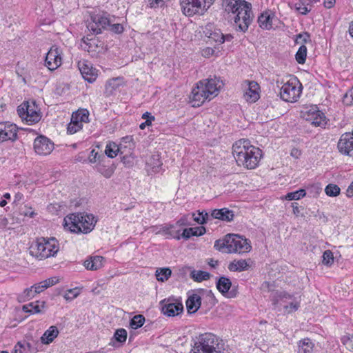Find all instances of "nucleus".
<instances>
[{
    "instance_id": "412c9836",
    "label": "nucleus",
    "mask_w": 353,
    "mask_h": 353,
    "mask_svg": "<svg viewBox=\"0 0 353 353\" xmlns=\"http://www.w3.org/2000/svg\"><path fill=\"white\" fill-rule=\"evenodd\" d=\"M247 2L245 0H223L222 6L225 12L232 18L239 10H242L243 3Z\"/></svg>"
},
{
    "instance_id": "864d4df0",
    "label": "nucleus",
    "mask_w": 353,
    "mask_h": 353,
    "mask_svg": "<svg viewBox=\"0 0 353 353\" xmlns=\"http://www.w3.org/2000/svg\"><path fill=\"white\" fill-rule=\"evenodd\" d=\"M147 6L151 8H162L165 3V0H145Z\"/></svg>"
},
{
    "instance_id": "473e14b6",
    "label": "nucleus",
    "mask_w": 353,
    "mask_h": 353,
    "mask_svg": "<svg viewBox=\"0 0 353 353\" xmlns=\"http://www.w3.org/2000/svg\"><path fill=\"white\" fill-rule=\"evenodd\" d=\"M121 145H119L114 142H109L105 147V154L109 158H114L119 153L122 154L121 152Z\"/></svg>"
},
{
    "instance_id": "e2e57ef3",
    "label": "nucleus",
    "mask_w": 353,
    "mask_h": 353,
    "mask_svg": "<svg viewBox=\"0 0 353 353\" xmlns=\"http://www.w3.org/2000/svg\"><path fill=\"white\" fill-rule=\"evenodd\" d=\"M295 8L297 11H299L301 14L303 15L307 14L310 11V10L308 9L306 6H305L303 3H296Z\"/></svg>"
},
{
    "instance_id": "ea45409f",
    "label": "nucleus",
    "mask_w": 353,
    "mask_h": 353,
    "mask_svg": "<svg viewBox=\"0 0 353 353\" xmlns=\"http://www.w3.org/2000/svg\"><path fill=\"white\" fill-rule=\"evenodd\" d=\"M89 112L87 110H79L77 111L75 113L72 114V118L74 120L78 121V123H88L89 121Z\"/></svg>"
},
{
    "instance_id": "20e7f679",
    "label": "nucleus",
    "mask_w": 353,
    "mask_h": 353,
    "mask_svg": "<svg viewBox=\"0 0 353 353\" xmlns=\"http://www.w3.org/2000/svg\"><path fill=\"white\" fill-rule=\"evenodd\" d=\"M223 345L219 339L212 333H204L196 336L190 353H223Z\"/></svg>"
},
{
    "instance_id": "c9c22d12",
    "label": "nucleus",
    "mask_w": 353,
    "mask_h": 353,
    "mask_svg": "<svg viewBox=\"0 0 353 353\" xmlns=\"http://www.w3.org/2000/svg\"><path fill=\"white\" fill-rule=\"evenodd\" d=\"M259 26L265 30H270L272 27V17L268 12L262 13L258 18Z\"/></svg>"
},
{
    "instance_id": "09e8293b",
    "label": "nucleus",
    "mask_w": 353,
    "mask_h": 353,
    "mask_svg": "<svg viewBox=\"0 0 353 353\" xmlns=\"http://www.w3.org/2000/svg\"><path fill=\"white\" fill-rule=\"evenodd\" d=\"M142 119H145V122L140 124L139 128L141 130H143V129H145V128L146 126L150 125L152 124V122L153 121H154L155 118L153 115H152L151 113H150L148 112H145V113L143 114Z\"/></svg>"
},
{
    "instance_id": "58836bf2",
    "label": "nucleus",
    "mask_w": 353,
    "mask_h": 353,
    "mask_svg": "<svg viewBox=\"0 0 353 353\" xmlns=\"http://www.w3.org/2000/svg\"><path fill=\"white\" fill-rule=\"evenodd\" d=\"M172 270L169 268H158L156 270L155 276L157 281L164 282L171 276Z\"/></svg>"
},
{
    "instance_id": "2eb2a0df",
    "label": "nucleus",
    "mask_w": 353,
    "mask_h": 353,
    "mask_svg": "<svg viewBox=\"0 0 353 353\" xmlns=\"http://www.w3.org/2000/svg\"><path fill=\"white\" fill-rule=\"evenodd\" d=\"M339 152L343 154L351 156L353 150V132L343 134L337 145Z\"/></svg>"
},
{
    "instance_id": "4468645a",
    "label": "nucleus",
    "mask_w": 353,
    "mask_h": 353,
    "mask_svg": "<svg viewBox=\"0 0 353 353\" xmlns=\"http://www.w3.org/2000/svg\"><path fill=\"white\" fill-rule=\"evenodd\" d=\"M190 98L193 103V107H199L205 100L211 99L205 89L203 88L202 83L199 82L196 87L193 88Z\"/></svg>"
},
{
    "instance_id": "0e129e2a",
    "label": "nucleus",
    "mask_w": 353,
    "mask_h": 353,
    "mask_svg": "<svg viewBox=\"0 0 353 353\" xmlns=\"http://www.w3.org/2000/svg\"><path fill=\"white\" fill-rule=\"evenodd\" d=\"M189 214L183 216L179 220L176 221V225L179 226H185L190 225L188 221Z\"/></svg>"
},
{
    "instance_id": "a878e982",
    "label": "nucleus",
    "mask_w": 353,
    "mask_h": 353,
    "mask_svg": "<svg viewBox=\"0 0 353 353\" xmlns=\"http://www.w3.org/2000/svg\"><path fill=\"white\" fill-rule=\"evenodd\" d=\"M201 298L197 294H192L189 296L186 301V307L188 313H195L201 307Z\"/></svg>"
},
{
    "instance_id": "4d7b16f0",
    "label": "nucleus",
    "mask_w": 353,
    "mask_h": 353,
    "mask_svg": "<svg viewBox=\"0 0 353 353\" xmlns=\"http://www.w3.org/2000/svg\"><path fill=\"white\" fill-rule=\"evenodd\" d=\"M216 29L213 23H208L203 28V32L206 37L209 38Z\"/></svg>"
},
{
    "instance_id": "a18cd8bd",
    "label": "nucleus",
    "mask_w": 353,
    "mask_h": 353,
    "mask_svg": "<svg viewBox=\"0 0 353 353\" xmlns=\"http://www.w3.org/2000/svg\"><path fill=\"white\" fill-rule=\"evenodd\" d=\"M192 217L194 221L200 225H203L207 223L209 217V214L205 210L198 211V216H195V213H192Z\"/></svg>"
},
{
    "instance_id": "393cba45",
    "label": "nucleus",
    "mask_w": 353,
    "mask_h": 353,
    "mask_svg": "<svg viewBox=\"0 0 353 353\" xmlns=\"http://www.w3.org/2000/svg\"><path fill=\"white\" fill-rule=\"evenodd\" d=\"M127 331L123 328L118 329L115 331L112 338L110 339L109 345L115 348L121 347L127 339Z\"/></svg>"
},
{
    "instance_id": "8fccbe9b",
    "label": "nucleus",
    "mask_w": 353,
    "mask_h": 353,
    "mask_svg": "<svg viewBox=\"0 0 353 353\" xmlns=\"http://www.w3.org/2000/svg\"><path fill=\"white\" fill-rule=\"evenodd\" d=\"M323 263L326 266H331L334 263L333 253L330 250H325L323 254Z\"/></svg>"
},
{
    "instance_id": "052dcab7",
    "label": "nucleus",
    "mask_w": 353,
    "mask_h": 353,
    "mask_svg": "<svg viewBox=\"0 0 353 353\" xmlns=\"http://www.w3.org/2000/svg\"><path fill=\"white\" fill-rule=\"evenodd\" d=\"M342 342L345 345L347 349L353 352V336L343 337L342 339Z\"/></svg>"
},
{
    "instance_id": "c756f323",
    "label": "nucleus",
    "mask_w": 353,
    "mask_h": 353,
    "mask_svg": "<svg viewBox=\"0 0 353 353\" xmlns=\"http://www.w3.org/2000/svg\"><path fill=\"white\" fill-rule=\"evenodd\" d=\"M59 332L56 326H50L41 337V342L46 345L51 343L57 337Z\"/></svg>"
},
{
    "instance_id": "1a4fd4ad",
    "label": "nucleus",
    "mask_w": 353,
    "mask_h": 353,
    "mask_svg": "<svg viewBox=\"0 0 353 353\" xmlns=\"http://www.w3.org/2000/svg\"><path fill=\"white\" fill-rule=\"evenodd\" d=\"M17 113L22 120H26L30 125L39 122L41 118V112L34 102L30 104L24 101L17 108Z\"/></svg>"
},
{
    "instance_id": "c85d7f7f",
    "label": "nucleus",
    "mask_w": 353,
    "mask_h": 353,
    "mask_svg": "<svg viewBox=\"0 0 353 353\" xmlns=\"http://www.w3.org/2000/svg\"><path fill=\"white\" fill-rule=\"evenodd\" d=\"M206 232L205 228L203 226H197L194 228H188L183 230L181 238L185 240L192 236H200Z\"/></svg>"
},
{
    "instance_id": "774afa93",
    "label": "nucleus",
    "mask_w": 353,
    "mask_h": 353,
    "mask_svg": "<svg viewBox=\"0 0 353 353\" xmlns=\"http://www.w3.org/2000/svg\"><path fill=\"white\" fill-rule=\"evenodd\" d=\"M23 296L28 299L34 297L35 296V292H34L32 287L26 289L23 292Z\"/></svg>"
},
{
    "instance_id": "69168bd1",
    "label": "nucleus",
    "mask_w": 353,
    "mask_h": 353,
    "mask_svg": "<svg viewBox=\"0 0 353 353\" xmlns=\"http://www.w3.org/2000/svg\"><path fill=\"white\" fill-rule=\"evenodd\" d=\"M34 292H35V294H39L41 292H43L45 289H47L48 287L45 286L44 283H41L40 282L39 283L35 284L34 285L32 286Z\"/></svg>"
},
{
    "instance_id": "4c0bfd02",
    "label": "nucleus",
    "mask_w": 353,
    "mask_h": 353,
    "mask_svg": "<svg viewBox=\"0 0 353 353\" xmlns=\"http://www.w3.org/2000/svg\"><path fill=\"white\" fill-rule=\"evenodd\" d=\"M229 234L226 235L223 239H219L214 242V248L222 252L228 253L229 246L228 244L230 241Z\"/></svg>"
},
{
    "instance_id": "49530a36",
    "label": "nucleus",
    "mask_w": 353,
    "mask_h": 353,
    "mask_svg": "<svg viewBox=\"0 0 353 353\" xmlns=\"http://www.w3.org/2000/svg\"><path fill=\"white\" fill-rule=\"evenodd\" d=\"M83 128V124L78 123V121L72 119L71 117V121L68 125L67 132L70 134H73L79 131Z\"/></svg>"
},
{
    "instance_id": "13d9d810",
    "label": "nucleus",
    "mask_w": 353,
    "mask_h": 353,
    "mask_svg": "<svg viewBox=\"0 0 353 353\" xmlns=\"http://www.w3.org/2000/svg\"><path fill=\"white\" fill-rule=\"evenodd\" d=\"M79 295L76 289H70L65 293L63 297L66 301H72Z\"/></svg>"
},
{
    "instance_id": "aec40b11",
    "label": "nucleus",
    "mask_w": 353,
    "mask_h": 353,
    "mask_svg": "<svg viewBox=\"0 0 353 353\" xmlns=\"http://www.w3.org/2000/svg\"><path fill=\"white\" fill-rule=\"evenodd\" d=\"M78 67L83 78L88 81L92 83L96 79V74L91 65V63L85 60L79 61L78 62Z\"/></svg>"
},
{
    "instance_id": "37998d69",
    "label": "nucleus",
    "mask_w": 353,
    "mask_h": 353,
    "mask_svg": "<svg viewBox=\"0 0 353 353\" xmlns=\"http://www.w3.org/2000/svg\"><path fill=\"white\" fill-rule=\"evenodd\" d=\"M174 228V225H170L169 226H163L161 228V230H159L157 234L160 232H163L165 234L170 235L171 237L176 239L177 240H179L181 239V236L179 235V230L174 231L172 229Z\"/></svg>"
},
{
    "instance_id": "b1692460",
    "label": "nucleus",
    "mask_w": 353,
    "mask_h": 353,
    "mask_svg": "<svg viewBox=\"0 0 353 353\" xmlns=\"http://www.w3.org/2000/svg\"><path fill=\"white\" fill-rule=\"evenodd\" d=\"M211 216L213 219H217L226 222H231L234 219V214L232 210L223 208L212 210Z\"/></svg>"
},
{
    "instance_id": "39448f33",
    "label": "nucleus",
    "mask_w": 353,
    "mask_h": 353,
    "mask_svg": "<svg viewBox=\"0 0 353 353\" xmlns=\"http://www.w3.org/2000/svg\"><path fill=\"white\" fill-rule=\"evenodd\" d=\"M242 10H239L231 19L234 20L236 30L245 32L252 21V5L249 2L243 3Z\"/></svg>"
},
{
    "instance_id": "6e6d98bb",
    "label": "nucleus",
    "mask_w": 353,
    "mask_h": 353,
    "mask_svg": "<svg viewBox=\"0 0 353 353\" xmlns=\"http://www.w3.org/2000/svg\"><path fill=\"white\" fill-rule=\"evenodd\" d=\"M108 30H110L111 32L116 33V34H120L122 33L123 31V27L121 23H114L112 24V22L110 25H108Z\"/></svg>"
},
{
    "instance_id": "72a5a7b5",
    "label": "nucleus",
    "mask_w": 353,
    "mask_h": 353,
    "mask_svg": "<svg viewBox=\"0 0 353 353\" xmlns=\"http://www.w3.org/2000/svg\"><path fill=\"white\" fill-rule=\"evenodd\" d=\"M314 347L312 341L308 339L301 340L298 345V353H311Z\"/></svg>"
},
{
    "instance_id": "9d476101",
    "label": "nucleus",
    "mask_w": 353,
    "mask_h": 353,
    "mask_svg": "<svg viewBox=\"0 0 353 353\" xmlns=\"http://www.w3.org/2000/svg\"><path fill=\"white\" fill-rule=\"evenodd\" d=\"M230 241L228 253H245L250 252L251 245L246 239H243L239 235L229 234Z\"/></svg>"
},
{
    "instance_id": "6ab92c4d",
    "label": "nucleus",
    "mask_w": 353,
    "mask_h": 353,
    "mask_svg": "<svg viewBox=\"0 0 353 353\" xmlns=\"http://www.w3.org/2000/svg\"><path fill=\"white\" fill-rule=\"evenodd\" d=\"M217 290L225 296L235 297L236 292L234 290L229 291L232 287V282L228 277L221 276L216 283Z\"/></svg>"
},
{
    "instance_id": "f8f14e48",
    "label": "nucleus",
    "mask_w": 353,
    "mask_h": 353,
    "mask_svg": "<svg viewBox=\"0 0 353 353\" xmlns=\"http://www.w3.org/2000/svg\"><path fill=\"white\" fill-rule=\"evenodd\" d=\"M162 312L168 316H175L183 311V305L181 302L173 301L168 299L160 302Z\"/></svg>"
},
{
    "instance_id": "de8ad7c7",
    "label": "nucleus",
    "mask_w": 353,
    "mask_h": 353,
    "mask_svg": "<svg viewBox=\"0 0 353 353\" xmlns=\"http://www.w3.org/2000/svg\"><path fill=\"white\" fill-rule=\"evenodd\" d=\"M340 188L333 183L328 184L325 188V192L329 196H336L340 194Z\"/></svg>"
},
{
    "instance_id": "423d86ee",
    "label": "nucleus",
    "mask_w": 353,
    "mask_h": 353,
    "mask_svg": "<svg viewBox=\"0 0 353 353\" xmlns=\"http://www.w3.org/2000/svg\"><path fill=\"white\" fill-rule=\"evenodd\" d=\"M90 20L87 28L92 35L101 33L102 30H108V25L111 23L110 14L104 11L92 13L90 15Z\"/></svg>"
},
{
    "instance_id": "2f4dec72",
    "label": "nucleus",
    "mask_w": 353,
    "mask_h": 353,
    "mask_svg": "<svg viewBox=\"0 0 353 353\" xmlns=\"http://www.w3.org/2000/svg\"><path fill=\"white\" fill-rule=\"evenodd\" d=\"M249 264L246 260L233 261L228 265V269L232 272H241L248 269Z\"/></svg>"
},
{
    "instance_id": "f3484780",
    "label": "nucleus",
    "mask_w": 353,
    "mask_h": 353,
    "mask_svg": "<svg viewBox=\"0 0 353 353\" xmlns=\"http://www.w3.org/2000/svg\"><path fill=\"white\" fill-rule=\"evenodd\" d=\"M61 64V57L58 48H51L46 56L45 65L51 71Z\"/></svg>"
},
{
    "instance_id": "f257e3e1",
    "label": "nucleus",
    "mask_w": 353,
    "mask_h": 353,
    "mask_svg": "<svg viewBox=\"0 0 353 353\" xmlns=\"http://www.w3.org/2000/svg\"><path fill=\"white\" fill-rule=\"evenodd\" d=\"M232 154L239 165L254 169L262 157V151L250 144L248 139H240L232 145Z\"/></svg>"
},
{
    "instance_id": "680f3d73",
    "label": "nucleus",
    "mask_w": 353,
    "mask_h": 353,
    "mask_svg": "<svg viewBox=\"0 0 353 353\" xmlns=\"http://www.w3.org/2000/svg\"><path fill=\"white\" fill-rule=\"evenodd\" d=\"M343 102L346 105H353V85L350 90H349L344 96Z\"/></svg>"
},
{
    "instance_id": "a19ab883",
    "label": "nucleus",
    "mask_w": 353,
    "mask_h": 353,
    "mask_svg": "<svg viewBox=\"0 0 353 353\" xmlns=\"http://www.w3.org/2000/svg\"><path fill=\"white\" fill-rule=\"evenodd\" d=\"M145 323V317L142 314L135 315L130 322V326L134 330L141 327Z\"/></svg>"
},
{
    "instance_id": "f03ea898",
    "label": "nucleus",
    "mask_w": 353,
    "mask_h": 353,
    "mask_svg": "<svg viewBox=\"0 0 353 353\" xmlns=\"http://www.w3.org/2000/svg\"><path fill=\"white\" fill-rule=\"evenodd\" d=\"M64 222V227L71 232L88 234L94 229L97 220L92 214L77 213L68 215Z\"/></svg>"
},
{
    "instance_id": "5701e85b",
    "label": "nucleus",
    "mask_w": 353,
    "mask_h": 353,
    "mask_svg": "<svg viewBox=\"0 0 353 353\" xmlns=\"http://www.w3.org/2000/svg\"><path fill=\"white\" fill-rule=\"evenodd\" d=\"M293 295L288 294L285 291H276L274 293L272 298V304L275 308L283 307L288 305L290 300H292Z\"/></svg>"
},
{
    "instance_id": "ddd939ff",
    "label": "nucleus",
    "mask_w": 353,
    "mask_h": 353,
    "mask_svg": "<svg viewBox=\"0 0 353 353\" xmlns=\"http://www.w3.org/2000/svg\"><path fill=\"white\" fill-rule=\"evenodd\" d=\"M17 139V127L15 124L9 122L0 123V142L10 140L15 141Z\"/></svg>"
},
{
    "instance_id": "9b49d317",
    "label": "nucleus",
    "mask_w": 353,
    "mask_h": 353,
    "mask_svg": "<svg viewBox=\"0 0 353 353\" xmlns=\"http://www.w3.org/2000/svg\"><path fill=\"white\" fill-rule=\"evenodd\" d=\"M34 149L40 155H48L54 149V143L48 137L40 135L34 141Z\"/></svg>"
},
{
    "instance_id": "bb28decb",
    "label": "nucleus",
    "mask_w": 353,
    "mask_h": 353,
    "mask_svg": "<svg viewBox=\"0 0 353 353\" xmlns=\"http://www.w3.org/2000/svg\"><path fill=\"white\" fill-rule=\"evenodd\" d=\"M199 83H202L203 88L205 89L210 99L217 95L219 90L216 79H205L200 81Z\"/></svg>"
},
{
    "instance_id": "338daca9",
    "label": "nucleus",
    "mask_w": 353,
    "mask_h": 353,
    "mask_svg": "<svg viewBox=\"0 0 353 353\" xmlns=\"http://www.w3.org/2000/svg\"><path fill=\"white\" fill-rule=\"evenodd\" d=\"M58 282V279L56 277L50 278L45 281H41V283H44L46 287H50L56 284Z\"/></svg>"
},
{
    "instance_id": "c03bdc74",
    "label": "nucleus",
    "mask_w": 353,
    "mask_h": 353,
    "mask_svg": "<svg viewBox=\"0 0 353 353\" xmlns=\"http://www.w3.org/2000/svg\"><path fill=\"white\" fill-rule=\"evenodd\" d=\"M307 56V47L301 45L296 53L295 58L299 64H303L305 62Z\"/></svg>"
},
{
    "instance_id": "7ed1b4c3",
    "label": "nucleus",
    "mask_w": 353,
    "mask_h": 353,
    "mask_svg": "<svg viewBox=\"0 0 353 353\" xmlns=\"http://www.w3.org/2000/svg\"><path fill=\"white\" fill-rule=\"evenodd\" d=\"M59 250V243L55 238L37 239L29 248V253L39 260L54 256Z\"/></svg>"
},
{
    "instance_id": "bf43d9fd",
    "label": "nucleus",
    "mask_w": 353,
    "mask_h": 353,
    "mask_svg": "<svg viewBox=\"0 0 353 353\" xmlns=\"http://www.w3.org/2000/svg\"><path fill=\"white\" fill-rule=\"evenodd\" d=\"M299 40H301L303 43H306L310 40V34L307 32H304L296 35V42L299 43Z\"/></svg>"
},
{
    "instance_id": "0eeeda50",
    "label": "nucleus",
    "mask_w": 353,
    "mask_h": 353,
    "mask_svg": "<svg viewBox=\"0 0 353 353\" xmlns=\"http://www.w3.org/2000/svg\"><path fill=\"white\" fill-rule=\"evenodd\" d=\"M302 92V85L296 78L290 79L280 89L281 99L293 103L298 100Z\"/></svg>"
},
{
    "instance_id": "603ef678",
    "label": "nucleus",
    "mask_w": 353,
    "mask_h": 353,
    "mask_svg": "<svg viewBox=\"0 0 353 353\" xmlns=\"http://www.w3.org/2000/svg\"><path fill=\"white\" fill-rule=\"evenodd\" d=\"M209 39L220 44L223 43V33L219 29L216 28L214 32L212 33Z\"/></svg>"
},
{
    "instance_id": "dca6fc26",
    "label": "nucleus",
    "mask_w": 353,
    "mask_h": 353,
    "mask_svg": "<svg viewBox=\"0 0 353 353\" xmlns=\"http://www.w3.org/2000/svg\"><path fill=\"white\" fill-rule=\"evenodd\" d=\"M181 8L185 16H193L201 9V0H180Z\"/></svg>"
},
{
    "instance_id": "a211bd4d",
    "label": "nucleus",
    "mask_w": 353,
    "mask_h": 353,
    "mask_svg": "<svg viewBox=\"0 0 353 353\" xmlns=\"http://www.w3.org/2000/svg\"><path fill=\"white\" fill-rule=\"evenodd\" d=\"M94 36L90 32L82 38L81 46L84 50L89 52H99V48H102V43L95 39Z\"/></svg>"
},
{
    "instance_id": "79ce46f5",
    "label": "nucleus",
    "mask_w": 353,
    "mask_h": 353,
    "mask_svg": "<svg viewBox=\"0 0 353 353\" xmlns=\"http://www.w3.org/2000/svg\"><path fill=\"white\" fill-rule=\"evenodd\" d=\"M306 195L305 190L299 189L294 192L288 193L285 198L286 200L292 201V200H299L301 198H303Z\"/></svg>"
},
{
    "instance_id": "cd10ccee",
    "label": "nucleus",
    "mask_w": 353,
    "mask_h": 353,
    "mask_svg": "<svg viewBox=\"0 0 353 353\" xmlns=\"http://www.w3.org/2000/svg\"><path fill=\"white\" fill-rule=\"evenodd\" d=\"M104 258L101 256H92L87 259L84 263L83 265L87 270H97L103 267V261Z\"/></svg>"
},
{
    "instance_id": "f704fd0d",
    "label": "nucleus",
    "mask_w": 353,
    "mask_h": 353,
    "mask_svg": "<svg viewBox=\"0 0 353 353\" xmlns=\"http://www.w3.org/2000/svg\"><path fill=\"white\" fill-rule=\"evenodd\" d=\"M31 344L26 341H19L14 346L13 353H32Z\"/></svg>"
},
{
    "instance_id": "3c124183",
    "label": "nucleus",
    "mask_w": 353,
    "mask_h": 353,
    "mask_svg": "<svg viewBox=\"0 0 353 353\" xmlns=\"http://www.w3.org/2000/svg\"><path fill=\"white\" fill-rule=\"evenodd\" d=\"M299 303L294 300V297L293 296L292 300H290L288 305H284L283 308L285 311L288 313H292L293 312L296 311L299 307Z\"/></svg>"
},
{
    "instance_id": "5fc2aeb1",
    "label": "nucleus",
    "mask_w": 353,
    "mask_h": 353,
    "mask_svg": "<svg viewBox=\"0 0 353 353\" xmlns=\"http://www.w3.org/2000/svg\"><path fill=\"white\" fill-rule=\"evenodd\" d=\"M101 158H104V155L99 154L98 152H97L94 149H92L90 152L88 160L89 162L94 163L97 161H100Z\"/></svg>"
},
{
    "instance_id": "7c9ffc66",
    "label": "nucleus",
    "mask_w": 353,
    "mask_h": 353,
    "mask_svg": "<svg viewBox=\"0 0 353 353\" xmlns=\"http://www.w3.org/2000/svg\"><path fill=\"white\" fill-rule=\"evenodd\" d=\"M44 301H35L23 305V311L26 313L38 314L42 312V309L45 307Z\"/></svg>"
},
{
    "instance_id": "4be33fe9",
    "label": "nucleus",
    "mask_w": 353,
    "mask_h": 353,
    "mask_svg": "<svg viewBox=\"0 0 353 353\" xmlns=\"http://www.w3.org/2000/svg\"><path fill=\"white\" fill-rule=\"evenodd\" d=\"M259 85L255 81H251L248 83V88L246 89L244 93V99L249 103L256 102L260 97Z\"/></svg>"
},
{
    "instance_id": "6e6552de",
    "label": "nucleus",
    "mask_w": 353,
    "mask_h": 353,
    "mask_svg": "<svg viewBox=\"0 0 353 353\" xmlns=\"http://www.w3.org/2000/svg\"><path fill=\"white\" fill-rule=\"evenodd\" d=\"M301 116L316 127L325 128L327 123L325 114L316 105L303 108L301 111Z\"/></svg>"
},
{
    "instance_id": "e433bc0d",
    "label": "nucleus",
    "mask_w": 353,
    "mask_h": 353,
    "mask_svg": "<svg viewBox=\"0 0 353 353\" xmlns=\"http://www.w3.org/2000/svg\"><path fill=\"white\" fill-rule=\"evenodd\" d=\"M190 277L196 282L207 281L210 278V274L202 270H192L190 272Z\"/></svg>"
}]
</instances>
